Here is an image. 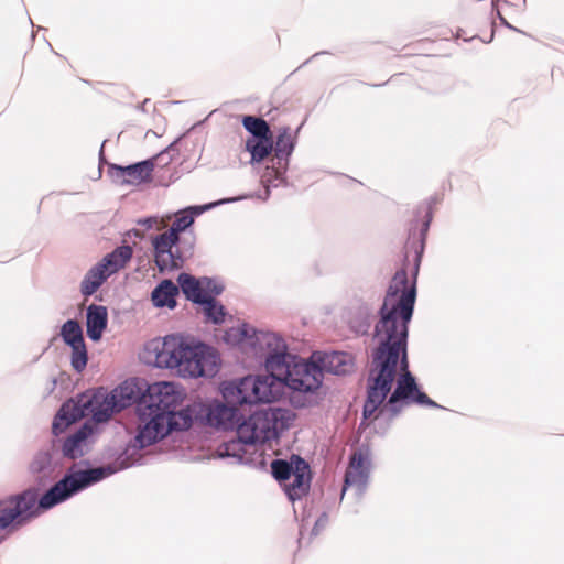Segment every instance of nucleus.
Wrapping results in <instances>:
<instances>
[{
    "label": "nucleus",
    "instance_id": "4",
    "mask_svg": "<svg viewBox=\"0 0 564 564\" xmlns=\"http://www.w3.org/2000/svg\"><path fill=\"white\" fill-rule=\"evenodd\" d=\"M155 365L174 369L184 378L213 377L219 368L217 351L181 335H167L154 343Z\"/></svg>",
    "mask_w": 564,
    "mask_h": 564
},
{
    "label": "nucleus",
    "instance_id": "22",
    "mask_svg": "<svg viewBox=\"0 0 564 564\" xmlns=\"http://www.w3.org/2000/svg\"><path fill=\"white\" fill-rule=\"evenodd\" d=\"M110 274L100 262L93 267L82 282V293L85 296L93 295Z\"/></svg>",
    "mask_w": 564,
    "mask_h": 564
},
{
    "label": "nucleus",
    "instance_id": "26",
    "mask_svg": "<svg viewBox=\"0 0 564 564\" xmlns=\"http://www.w3.org/2000/svg\"><path fill=\"white\" fill-rule=\"evenodd\" d=\"M242 124L253 138H264L271 134L268 122L262 118L246 116L242 119Z\"/></svg>",
    "mask_w": 564,
    "mask_h": 564
},
{
    "label": "nucleus",
    "instance_id": "2",
    "mask_svg": "<svg viewBox=\"0 0 564 564\" xmlns=\"http://www.w3.org/2000/svg\"><path fill=\"white\" fill-rule=\"evenodd\" d=\"M184 399L183 391L173 382H154L140 398L137 405V442L150 446L172 431L187 430L192 425L189 410H177Z\"/></svg>",
    "mask_w": 564,
    "mask_h": 564
},
{
    "label": "nucleus",
    "instance_id": "16",
    "mask_svg": "<svg viewBox=\"0 0 564 564\" xmlns=\"http://www.w3.org/2000/svg\"><path fill=\"white\" fill-rule=\"evenodd\" d=\"M238 406L227 402L212 405L207 413L208 424L223 430L232 429L237 422Z\"/></svg>",
    "mask_w": 564,
    "mask_h": 564
},
{
    "label": "nucleus",
    "instance_id": "28",
    "mask_svg": "<svg viewBox=\"0 0 564 564\" xmlns=\"http://www.w3.org/2000/svg\"><path fill=\"white\" fill-rule=\"evenodd\" d=\"M293 138L289 128H283L276 137L273 150L278 158L288 156L293 151Z\"/></svg>",
    "mask_w": 564,
    "mask_h": 564
},
{
    "label": "nucleus",
    "instance_id": "10",
    "mask_svg": "<svg viewBox=\"0 0 564 564\" xmlns=\"http://www.w3.org/2000/svg\"><path fill=\"white\" fill-rule=\"evenodd\" d=\"M177 282L186 299L198 304L223 292V288L209 278L196 279L191 274L181 273Z\"/></svg>",
    "mask_w": 564,
    "mask_h": 564
},
{
    "label": "nucleus",
    "instance_id": "14",
    "mask_svg": "<svg viewBox=\"0 0 564 564\" xmlns=\"http://www.w3.org/2000/svg\"><path fill=\"white\" fill-rule=\"evenodd\" d=\"M110 170L117 178L122 180V184L139 185L151 180L154 162L145 160L127 166L112 164Z\"/></svg>",
    "mask_w": 564,
    "mask_h": 564
},
{
    "label": "nucleus",
    "instance_id": "31",
    "mask_svg": "<svg viewBox=\"0 0 564 564\" xmlns=\"http://www.w3.org/2000/svg\"><path fill=\"white\" fill-rule=\"evenodd\" d=\"M72 347V366L75 370L82 371L87 365V350L85 341L78 343Z\"/></svg>",
    "mask_w": 564,
    "mask_h": 564
},
{
    "label": "nucleus",
    "instance_id": "13",
    "mask_svg": "<svg viewBox=\"0 0 564 564\" xmlns=\"http://www.w3.org/2000/svg\"><path fill=\"white\" fill-rule=\"evenodd\" d=\"M312 359L316 360L322 376L324 371L333 375H346L354 369L351 355L343 351L314 352Z\"/></svg>",
    "mask_w": 564,
    "mask_h": 564
},
{
    "label": "nucleus",
    "instance_id": "11",
    "mask_svg": "<svg viewBox=\"0 0 564 564\" xmlns=\"http://www.w3.org/2000/svg\"><path fill=\"white\" fill-rule=\"evenodd\" d=\"M83 402L88 404V416L98 423L108 421L115 412L120 411L115 397L104 390L83 393Z\"/></svg>",
    "mask_w": 564,
    "mask_h": 564
},
{
    "label": "nucleus",
    "instance_id": "12",
    "mask_svg": "<svg viewBox=\"0 0 564 564\" xmlns=\"http://www.w3.org/2000/svg\"><path fill=\"white\" fill-rule=\"evenodd\" d=\"M88 416V404L83 402V394L77 400L66 401L56 414L52 430L55 435L63 433L72 423Z\"/></svg>",
    "mask_w": 564,
    "mask_h": 564
},
{
    "label": "nucleus",
    "instance_id": "3",
    "mask_svg": "<svg viewBox=\"0 0 564 564\" xmlns=\"http://www.w3.org/2000/svg\"><path fill=\"white\" fill-rule=\"evenodd\" d=\"M105 475L104 468L79 470L66 475L40 499L36 490L28 489L0 500V528L6 529L18 519L21 522L39 516L41 510L54 507L76 491L101 480Z\"/></svg>",
    "mask_w": 564,
    "mask_h": 564
},
{
    "label": "nucleus",
    "instance_id": "25",
    "mask_svg": "<svg viewBox=\"0 0 564 564\" xmlns=\"http://www.w3.org/2000/svg\"><path fill=\"white\" fill-rule=\"evenodd\" d=\"M206 208L207 207H191L184 212L178 213L176 215V218L173 221L171 228L167 230L173 231L175 235L178 236L180 232L184 231L186 228H188L194 223L193 213L198 215Z\"/></svg>",
    "mask_w": 564,
    "mask_h": 564
},
{
    "label": "nucleus",
    "instance_id": "7",
    "mask_svg": "<svg viewBox=\"0 0 564 564\" xmlns=\"http://www.w3.org/2000/svg\"><path fill=\"white\" fill-rule=\"evenodd\" d=\"M224 400L231 405L270 403L280 397L271 378L247 376L238 381L225 382L221 387Z\"/></svg>",
    "mask_w": 564,
    "mask_h": 564
},
{
    "label": "nucleus",
    "instance_id": "27",
    "mask_svg": "<svg viewBox=\"0 0 564 564\" xmlns=\"http://www.w3.org/2000/svg\"><path fill=\"white\" fill-rule=\"evenodd\" d=\"M200 304L204 306V314L208 321L214 324H220L225 321V308L214 299V296H210L206 302H202Z\"/></svg>",
    "mask_w": 564,
    "mask_h": 564
},
{
    "label": "nucleus",
    "instance_id": "9",
    "mask_svg": "<svg viewBox=\"0 0 564 564\" xmlns=\"http://www.w3.org/2000/svg\"><path fill=\"white\" fill-rule=\"evenodd\" d=\"M178 240L180 237L169 230L153 237L152 246L154 249V262L161 272L165 270H175L182 267L183 258L177 250H173Z\"/></svg>",
    "mask_w": 564,
    "mask_h": 564
},
{
    "label": "nucleus",
    "instance_id": "20",
    "mask_svg": "<svg viewBox=\"0 0 564 564\" xmlns=\"http://www.w3.org/2000/svg\"><path fill=\"white\" fill-rule=\"evenodd\" d=\"M133 254L132 247L121 246L116 248L111 253L107 254L100 263L106 268L108 273L111 275L124 268L126 264L131 260Z\"/></svg>",
    "mask_w": 564,
    "mask_h": 564
},
{
    "label": "nucleus",
    "instance_id": "1",
    "mask_svg": "<svg viewBox=\"0 0 564 564\" xmlns=\"http://www.w3.org/2000/svg\"><path fill=\"white\" fill-rule=\"evenodd\" d=\"M421 254L416 252L415 261ZM419 267V263H416ZM417 272V268H415ZM416 300V273L409 279L405 268L392 276L375 327L379 347L372 356L367 384L364 417L373 420L379 413L399 414L411 404L437 408L427 394L419 389L409 370L406 356L408 325Z\"/></svg>",
    "mask_w": 564,
    "mask_h": 564
},
{
    "label": "nucleus",
    "instance_id": "29",
    "mask_svg": "<svg viewBox=\"0 0 564 564\" xmlns=\"http://www.w3.org/2000/svg\"><path fill=\"white\" fill-rule=\"evenodd\" d=\"M61 335L66 344L69 346L84 341L83 332L78 322L69 319L63 327Z\"/></svg>",
    "mask_w": 564,
    "mask_h": 564
},
{
    "label": "nucleus",
    "instance_id": "23",
    "mask_svg": "<svg viewBox=\"0 0 564 564\" xmlns=\"http://www.w3.org/2000/svg\"><path fill=\"white\" fill-rule=\"evenodd\" d=\"M246 149L251 153L252 161L261 162L273 151L272 134L248 139Z\"/></svg>",
    "mask_w": 564,
    "mask_h": 564
},
{
    "label": "nucleus",
    "instance_id": "18",
    "mask_svg": "<svg viewBox=\"0 0 564 564\" xmlns=\"http://www.w3.org/2000/svg\"><path fill=\"white\" fill-rule=\"evenodd\" d=\"M107 308L101 305H90L87 310L86 322L88 337L94 341L99 340L107 326Z\"/></svg>",
    "mask_w": 564,
    "mask_h": 564
},
{
    "label": "nucleus",
    "instance_id": "24",
    "mask_svg": "<svg viewBox=\"0 0 564 564\" xmlns=\"http://www.w3.org/2000/svg\"><path fill=\"white\" fill-rule=\"evenodd\" d=\"M110 393L112 397H115L117 409L119 410L128 408L138 399V392L135 391L134 386L127 381L120 384Z\"/></svg>",
    "mask_w": 564,
    "mask_h": 564
},
{
    "label": "nucleus",
    "instance_id": "19",
    "mask_svg": "<svg viewBox=\"0 0 564 564\" xmlns=\"http://www.w3.org/2000/svg\"><path fill=\"white\" fill-rule=\"evenodd\" d=\"M91 433L93 427L85 423L79 430L65 440L62 447L63 455L72 459L83 456L86 440L91 435Z\"/></svg>",
    "mask_w": 564,
    "mask_h": 564
},
{
    "label": "nucleus",
    "instance_id": "17",
    "mask_svg": "<svg viewBox=\"0 0 564 564\" xmlns=\"http://www.w3.org/2000/svg\"><path fill=\"white\" fill-rule=\"evenodd\" d=\"M290 480L289 496L291 499L301 497L308 488L310 467L305 460L299 456L295 457V465Z\"/></svg>",
    "mask_w": 564,
    "mask_h": 564
},
{
    "label": "nucleus",
    "instance_id": "6",
    "mask_svg": "<svg viewBox=\"0 0 564 564\" xmlns=\"http://www.w3.org/2000/svg\"><path fill=\"white\" fill-rule=\"evenodd\" d=\"M293 419L294 415L291 411L281 408H269L254 412L238 425V438L226 443L220 454L240 457L238 452L241 444H263L276 438L282 431L290 427Z\"/></svg>",
    "mask_w": 564,
    "mask_h": 564
},
{
    "label": "nucleus",
    "instance_id": "5",
    "mask_svg": "<svg viewBox=\"0 0 564 564\" xmlns=\"http://www.w3.org/2000/svg\"><path fill=\"white\" fill-rule=\"evenodd\" d=\"M225 338L227 341L235 344L248 341L256 349L258 347L263 350L267 354L265 368L269 375L262 377L271 378L272 386L281 392V388L290 376L292 365L297 357L286 351V345L280 336L273 333H257L253 328L243 324L228 329Z\"/></svg>",
    "mask_w": 564,
    "mask_h": 564
},
{
    "label": "nucleus",
    "instance_id": "30",
    "mask_svg": "<svg viewBox=\"0 0 564 564\" xmlns=\"http://www.w3.org/2000/svg\"><path fill=\"white\" fill-rule=\"evenodd\" d=\"M295 459L292 458L291 463H288L282 459H276L271 463L272 475L278 480H289L291 479V474L294 469Z\"/></svg>",
    "mask_w": 564,
    "mask_h": 564
},
{
    "label": "nucleus",
    "instance_id": "15",
    "mask_svg": "<svg viewBox=\"0 0 564 564\" xmlns=\"http://www.w3.org/2000/svg\"><path fill=\"white\" fill-rule=\"evenodd\" d=\"M369 477V460L362 452H356L350 458L349 466L345 475V485L343 494L348 487H356L362 490Z\"/></svg>",
    "mask_w": 564,
    "mask_h": 564
},
{
    "label": "nucleus",
    "instance_id": "21",
    "mask_svg": "<svg viewBox=\"0 0 564 564\" xmlns=\"http://www.w3.org/2000/svg\"><path fill=\"white\" fill-rule=\"evenodd\" d=\"M178 294V288L171 281H162L152 292V302L158 307H175V296Z\"/></svg>",
    "mask_w": 564,
    "mask_h": 564
},
{
    "label": "nucleus",
    "instance_id": "8",
    "mask_svg": "<svg viewBox=\"0 0 564 564\" xmlns=\"http://www.w3.org/2000/svg\"><path fill=\"white\" fill-rule=\"evenodd\" d=\"M322 384L321 368L316 364L315 359L311 362H306L301 359L292 365L290 376L284 381V386L299 392H313L317 390Z\"/></svg>",
    "mask_w": 564,
    "mask_h": 564
}]
</instances>
